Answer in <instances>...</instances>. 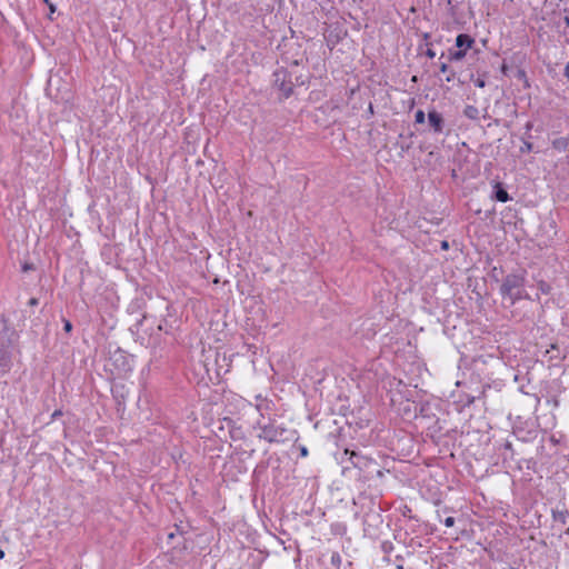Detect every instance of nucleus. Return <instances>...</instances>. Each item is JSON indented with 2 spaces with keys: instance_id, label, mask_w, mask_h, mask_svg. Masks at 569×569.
I'll return each instance as SVG.
<instances>
[{
  "instance_id": "nucleus-1",
  "label": "nucleus",
  "mask_w": 569,
  "mask_h": 569,
  "mask_svg": "<svg viewBox=\"0 0 569 569\" xmlns=\"http://www.w3.org/2000/svg\"><path fill=\"white\" fill-rule=\"evenodd\" d=\"M525 286V277L522 274H508L500 287V293L505 300H509L510 305L522 298Z\"/></svg>"
},
{
  "instance_id": "nucleus-2",
  "label": "nucleus",
  "mask_w": 569,
  "mask_h": 569,
  "mask_svg": "<svg viewBox=\"0 0 569 569\" xmlns=\"http://www.w3.org/2000/svg\"><path fill=\"white\" fill-rule=\"evenodd\" d=\"M259 438L267 440L268 442H284L290 440V435L293 432L278 426L273 422H270L264 426H260Z\"/></svg>"
},
{
  "instance_id": "nucleus-3",
  "label": "nucleus",
  "mask_w": 569,
  "mask_h": 569,
  "mask_svg": "<svg viewBox=\"0 0 569 569\" xmlns=\"http://www.w3.org/2000/svg\"><path fill=\"white\" fill-rule=\"evenodd\" d=\"M428 123L435 132H441L445 123L442 114L437 110L429 111Z\"/></svg>"
},
{
  "instance_id": "nucleus-4",
  "label": "nucleus",
  "mask_w": 569,
  "mask_h": 569,
  "mask_svg": "<svg viewBox=\"0 0 569 569\" xmlns=\"http://www.w3.org/2000/svg\"><path fill=\"white\" fill-rule=\"evenodd\" d=\"M475 42V39L467 33H460L456 38V47L459 50L463 49L468 51L473 47Z\"/></svg>"
},
{
  "instance_id": "nucleus-5",
  "label": "nucleus",
  "mask_w": 569,
  "mask_h": 569,
  "mask_svg": "<svg viewBox=\"0 0 569 569\" xmlns=\"http://www.w3.org/2000/svg\"><path fill=\"white\" fill-rule=\"evenodd\" d=\"M495 199L500 202H507L510 198L508 192L502 188L500 182L495 184Z\"/></svg>"
},
{
  "instance_id": "nucleus-6",
  "label": "nucleus",
  "mask_w": 569,
  "mask_h": 569,
  "mask_svg": "<svg viewBox=\"0 0 569 569\" xmlns=\"http://www.w3.org/2000/svg\"><path fill=\"white\" fill-rule=\"evenodd\" d=\"M569 512L567 510H555L552 511V518L556 522H560L562 525L566 523Z\"/></svg>"
},
{
  "instance_id": "nucleus-7",
  "label": "nucleus",
  "mask_w": 569,
  "mask_h": 569,
  "mask_svg": "<svg viewBox=\"0 0 569 569\" xmlns=\"http://www.w3.org/2000/svg\"><path fill=\"white\" fill-rule=\"evenodd\" d=\"M467 52H468V51H467V50H463V49H461V50L457 49V50H455V51H451V50H450V51H449V60H450V61H461L462 59H465V58H466Z\"/></svg>"
},
{
  "instance_id": "nucleus-8",
  "label": "nucleus",
  "mask_w": 569,
  "mask_h": 569,
  "mask_svg": "<svg viewBox=\"0 0 569 569\" xmlns=\"http://www.w3.org/2000/svg\"><path fill=\"white\" fill-rule=\"evenodd\" d=\"M426 114L422 110H417L415 113V123L422 124L425 123Z\"/></svg>"
},
{
  "instance_id": "nucleus-9",
  "label": "nucleus",
  "mask_w": 569,
  "mask_h": 569,
  "mask_svg": "<svg viewBox=\"0 0 569 569\" xmlns=\"http://www.w3.org/2000/svg\"><path fill=\"white\" fill-rule=\"evenodd\" d=\"M538 288H539V290H540L542 293H545V295H548V293H550V291H551V287H550V284H548V283H547V282H545V281H539V283H538Z\"/></svg>"
},
{
  "instance_id": "nucleus-10",
  "label": "nucleus",
  "mask_w": 569,
  "mask_h": 569,
  "mask_svg": "<svg viewBox=\"0 0 569 569\" xmlns=\"http://www.w3.org/2000/svg\"><path fill=\"white\" fill-rule=\"evenodd\" d=\"M63 329L67 333L71 332L72 323L68 319H63Z\"/></svg>"
},
{
  "instance_id": "nucleus-11",
  "label": "nucleus",
  "mask_w": 569,
  "mask_h": 569,
  "mask_svg": "<svg viewBox=\"0 0 569 569\" xmlns=\"http://www.w3.org/2000/svg\"><path fill=\"white\" fill-rule=\"evenodd\" d=\"M455 525V518L453 517H448L445 519V526L446 527H452Z\"/></svg>"
},
{
  "instance_id": "nucleus-12",
  "label": "nucleus",
  "mask_w": 569,
  "mask_h": 569,
  "mask_svg": "<svg viewBox=\"0 0 569 569\" xmlns=\"http://www.w3.org/2000/svg\"><path fill=\"white\" fill-rule=\"evenodd\" d=\"M531 147L532 144H523L522 147H520V152H529L531 151Z\"/></svg>"
},
{
  "instance_id": "nucleus-13",
  "label": "nucleus",
  "mask_w": 569,
  "mask_h": 569,
  "mask_svg": "<svg viewBox=\"0 0 569 569\" xmlns=\"http://www.w3.org/2000/svg\"><path fill=\"white\" fill-rule=\"evenodd\" d=\"M439 69H440V72L446 73V72L448 71L449 67H448V64H447V63L442 62V63L440 64V68H439Z\"/></svg>"
},
{
  "instance_id": "nucleus-14",
  "label": "nucleus",
  "mask_w": 569,
  "mask_h": 569,
  "mask_svg": "<svg viewBox=\"0 0 569 569\" xmlns=\"http://www.w3.org/2000/svg\"><path fill=\"white\" fill-rule=\"evenodd\" d=\"M300 455H301V457L308 456V449L305 446L300 447Z\"/></svg>"
},
{
  "instance_id": "nucleus-15",
  "label": "nucleus",
  "mask_w": 569,
  "mask_h": 569,
  "mask_svg": "<svg viewBox=\"0 0 569 569\" xmlns=\"http://www.w3.org/2000/svg\"><path fill=\"white\" fill-rule=\"evenodd\" d=\"M62 415V411L61 410H56L52 415H51V419H57L58 417H60Z\"/></svg>"
},
{
  "instance_id": "nucleus-16",
  "label": "nucleus",
  "mask_w": 569,
  "mask_h": 569,
  "mask_svg": "<svg viewBox=\"0 0 569 569\" xmlns=\"http://www.w3.org/2000/svg\"><path fill=\"white\" fill-rule=\"evenodd\" d=\"M426 54H427V57H429V58H433L436 53H435V51H433V50L428 49V50H427V52H426Z\"/></svg>"
},
{
  "instance_id": "nucleus-17",
  "label": "nucleus",
  "mask_w": 569,
  "mask_h": 569,
  "mask_svg": "<svg viewBox=\"0 0 569 569\" xmlns=\"http://www.w3.org/2000/svg\"><path fill=\"white\" fill-rule=\"evenodd\" d=\"M29 305H30V306H37V305H38V299H37V298H31V299L29 300Z\"/></svg>"
},
{
  "instance_id": "nucleus-18",
  "label": "nucleus",
  "mask_w": 569,
  "mask_h": 569,
  "mask_svg": "<svg viewBox=\"0 0 569 569\" xmlns=\"http://www.w3.org/2000/svg\"><path fill=\"white\" fill-rule=\"evenodd\" d=\"M565 76L567 78H569V62L567 63L566 68H565Z\"/></svg>"
},
{
  "instance_id": "nucleus-19",
  "label": "nucleus",
  "mask_w": 569,
  "mask_h": 569,
  "mask_svg": "<svg viewBox=\"0 0 569 569\" xmlns=\"http://www.w3.org/2000/svg\"><path fill=\"white\" fill-rule=\"evenodd\" d=\"M48 7H49V10H50L51 12H54L56 7H54V4H53L52 2H50V3L48 4Z\"/></svg>"
},
{
  "instance_id": "nucleus-20",
  "label": "nucleus",
  "mask_w": 569,
  "mask_h": 569,
  "mask_svg": "<svg viewBox=\"0 0 569 569\" xmlns=\"http://www.w3.org/2000/svg\"><path fill=\"white\" fill-rule=\"evenodd\" d=\"M469 110H473V111H476V109H473V108H468V109L466 110V114H468V116H470V117H471L472 111H469Z\"/></svg>"
},
{
  "instance_id": "nucleus-21",
  "label": "nucleus",
  "mask_w": 569,
  "mask_h": 569,
  "mask_svg": "<svg viewBox=\"0 0 569 569\" xmlns=\"http://www.w3.org/2000/svg\"><path fill=\"white\" fill-rule=\"evenodd\" d=\"M469 110H473V111H476V109H473V108H468V109L466 110V114H468V116H470V117H471L472 111H469Z\"/></svg>"
},
{
  "instance_id": "nucleus-22",
  "label": "nucleus",
  "mask_w": 569,
  "mask_h": 569,
  "mask_svg": "<svg viewBox=\"0 0 569 569\" xmlns=\"http://www.w3.org/2000/svg\"><path fill=\"white\" fill-rule=\"evenodd\" d=\"M442 248H443V249H447V248H448V243H447V241H443V242H442Z\"/></svg>"
},
{
  "instance_id": "nucleus-23",
  "label": "nucleus",
  "mask_w": 569,
  "mask_h": 569,
  "mask_svg": "<svg viewBox=\"0 0 569 569\" xmlns=\"http://www.w3.org/2000/svg\"><path fill=\"white\" fill-rule=\"evenodd\" d=\"M4 557V552L3 550L0 548V559H2Z\"/></svg>"
},
{
  "instance_id": "nucleus-24",
  "label": "nucleus",
  "mask_w": 569,
  "mask_h": 569,
  "mask_svg": "<svg viewBox=\"0 0 569 569\" xmlns=\"http://www.w3.org/2000/svg\"><path fill=\"white\" fill-rule=\"evenodd\" d=\"M350 455H351V458L357 457V453L355 451H351Z\"/></svg>"
},
{
  "instance_id": "nucleus-25",
  "label": "nucleus",
  "mask_w": 569,
  "mask_h": 569,
  "mask_svg": "<svg viewBox=\"0 0 569 569\" xmlns=\"http://www.w3.org/2000/svg\"><path fill=\"white\" fill-rule=\"evenodd\" d=\"M47 6L51 2L50 0H42Z\"/></svg>"
},
{
  "instance_id": "nucleus-26",
  "label": "nucleus",
  "mask_w": 569,
  "mask_h": 569,
  "mask_svg": "<svg viewBox=\"0 0 569 569\" xmlns=\"http://www.w3.org/2000/svg\"><path fill=\"white\" fill-rule=\"evenodd\" d=\"M23 269H24V270H28V269H30V266H27V264H26V266L23 267Z\"/></svg>"
},
{
  "instance_id": "nucleus-27",
  "label": "nucleus",
  "mask_w": 569,
  "mask_h": 569,
  "mask_svg": "<svg viewBox=\"0 0 569 569\" xmlns=\"http://www.w3.org/2000/svg\"><path fill=\"white\" fill-rule=\"evenodd\" d=\"M566 22H567V24L569 26V18H566Z\"/></svg>"
},
{
  "instance_id": "nucleus-28",
  "label": "nucleus",
  "mask_w": 569,
  "mask_h": 569,
  "mask_svg": "<svg viewBox=\"0 0 569 569\" xmlns=\"http://www.w3.org/2000/svg\"><path fill=\"white\" fill-rule=\"evenodd\" d=\"M513 0H509V2H512Z\"/></svg>"
}]
</instances>
